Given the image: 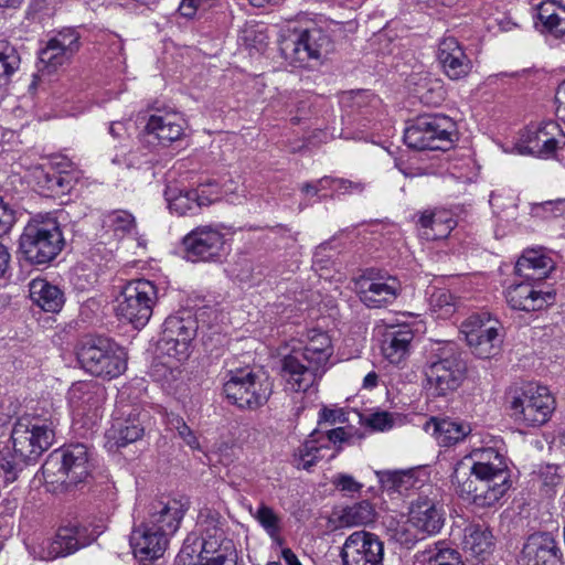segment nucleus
I'll return each instance as SVG.
<instances>
[{
  "label": "nucleus",
  "mask_w": 565,
  "mask_h": 565,
  "mask_svg": "<svg viewBox=\"0 0 565 565\" xmlns=\"http://www.w3.org/2000/svg\"><path fill=\"white\" fill-rule=\"evenodd\" d=\"M206 6L201 0H182L179 6V12L185 18H192L200 9H205Z\"/></svg>",
  "instance_id": "obj_59"
},
{
  "label": "nucleus",
  "mask_w": 565,
  "mask_h": 565,
  "mask_svg": "<svg viewBox=\"0 0 565 565\" xmlns=\"http://www.w3.org/2000/svg\"><path fill=\"white\" fill-rule=\"evenodd\" d=\"M424 429L431 434L441 447H451L461 443L472 430L468 423L450 418L438 419L436 417L426 422Z\"/></svg>",
  "instance_id": "obj_31"
},
{
  "label": "nucleus",
  "mask_w": 565,
  "mask_h": 565,
  "mask_svg": "<svg viewBox=\"0 0 565 565\" xmlns=\"http://www.w3.org/2000/svg\"><path fill=\"white\" fill-rule=\"evenodd\" d=\"M146 131L159 142L168 145L183 135V120L174 114L152 115L146 125Z\"/></svg>",
  "instance_id": "obj_35"
},
{
  "label": "nucleus",
  "mask_w": 565,
  "mask_h": 565,
  "mask_svg": "<svg viewBox=\"0 0 565 565\" xmlns=\"http://www.w3.org/2000/svg\"><path fill=\"white\" fill-rule=\"evenodd\" d=\"M281 557L284 558L287 565H302L298 559L297 555L289 547H284L281 550Z\"/></svg>",
  "instance_id": "obj_62"
},
{
  "label": "nucleus",
  "mask_w": 565,
  "mask_h": 565,
  "mask_svg": "<svg viewBox=\"0 0 565 565\" xmlns=\"http://www.w3.org/2000/svg\"><path fill=\"white\" fill-rule=\"evenodd\" d=\"M182 245L190 262H217L225 254L224 234L216 226L201 225L188 233Z\"/></svg>",
  "instance_id": "obj_17"
},
{
  "label": "nucleus",
  "mask_w": 565,
  "mask_h": 565,
  "mask_svg": "<svg viewBox=\"0 0 565 565\" xmlns=\"http://www.w3.org/2000/svg\"><path fill=\"white\" fill-rule=\"evenodd\" d=\"M218 195L216 183H209L193 190H180L178 193L171 188L166 191L170 211L179 216L196 214L203 206L215 202Z\"/></svg>",
  "instance_id": "obj_21"
},
{
  "label": "nucleus",
  "mask_w": 565,
  "mask_h": 565,
  "mask_svg": "<svg viewBox=\"0 0 565 565\" xmlns=\"http://www.w3.org/2000/svg\"><path fill=\"white\" fill-rule=\"evenodd\" d=\"M57 167H61L62 170L56 174L53 175L52 179H50V182H52V188L57 186L61 190H70L71 189V177L68 172L65 170L67 167L71 166V162H55Z\"/></svg>",
  "instance_id": "obj_56"
},
{
  "label": "nucleus",
  "mask_w": 565,
  "mask_h": 565,
  "mask_svg": "<svg viewBox=\"0 0 565 565\" xmlns=\"http://www.w3.org/2000/svg\"><path fill=\"white\" fill-rule=\"evenodd\" d=\"M415 559L419 565H465L460 554L441 541L417 552Z\"/></svg>",
  "instance_id": "obj_38"
},
{
  "label": "nucleus",
  "mask_w": 565,
  "mask_h": 565,
  "mask_svg": "<svg viewBox=\"0 0 565 565\" xmlns=\"http://www.w3.org/2000/svg\"><path fill=\"white\" fill-rule=\"evenodd\" d=\"M92 470L89 452L83 444H74L52 451L42 466L44 482L50 491H67L85 482Z\"/></svg>",
  "instance_id": "obj_4"
},
{
  "label": "nucleus",
  "mask_w": 565,
  "mask_h": 565,
  "mask_svg": "<svg viewBox=\"0 0 565 565\" xmlns=\"http://www.w3.org/2000/svg\"><path fill=\"white\" fill-rule=\"evenodd\" d=\"M472 460L469 471L478 477H483L490 483H499L504 487V494L511 488V479L508 471L507 457L494 447L477 448L470 452Z\"/></svg>",
  "instance_id": "obj_20"
},
{
  "label": "nucleus",
  "mask_w": 565,
  "mask_h": 565,
  "mask_svg": "<svg viewBox=\"0 0 565 565\" xmlns=\"http://www.w3.org/2000/svg\"><path fill=\"white\" fill-rule=\"evenodd\" d=\"M437 58L445 75L451 81L466 78L473 64L455 38H445L438 45Z\"/></svg>",
  "instance_id": "obj_28"
},
{
  "label": "nucleus",
  "mask_w": 565,
  "mask_h": 565,
  "mask_svg": "<svg viewBox=\"0 0 565 565\" xmlns=\"http://www.w3.org/2000/svg\"><path fill=\"white\" fill-rule=\"evenodd\" d=\"M374 519V507L367 500L347 507L341 515L342 522L348 526L366 525L373 522Z\"/></svg>",
  "instance_id": "obj_44"
},
{
  "label": "nucleus",
  "mask_w": 565,
  "mask_h": 565,
  "mask_svg": "<svg viewBox=\"0 0 565 565\" xmlns=\"http://www.w3.org/2000/svg\"><path fill=\"white\" fill-rule=\"evenodd\" d=\"M498 322L492 321L489 315H472L461 323L460 332L465 335L467 342L470 341L471 333L482 335L497 329Z\"/></svg>",
  "instance_id": "obj_45"
},
{
  "label": "nucleus",
  "mask_w": 565,
  "mask_h": 565,
  "mask_svg": "<svg viewBox=\"0 0 565 565\" xmlns=\"http://www.w3.org/2000/svg\"><path fill=\"white\" fill-rule=\"evenodd\" d=\"M225 519L215 510L204 509L198 516L200 535L191 533L177 556V565H236L231 557L234 543L225 537Z\"/></svg>",
  "instance_id": "obj_2"
},
{
  "label": "nucleus",
  "mask_w": 565,
  "mask_h": 565,
  "mask_svg": "<svg viewBox=\"0 0 565 565\" xmlns=\"http://www.w3.org/2000/svg\"><path fill=\"white\" fill-rule=\"evenodd\" d=\"M509 403L514 420L526 426L545 424L555 409V399L548 388L533 382L515 387Z\"/></svg>",
  "instance_id": "obj_9"
},
{
  "label": "nucleus",
  "mask_w": 565,
  "mask_h": 565,
  "mask_svg": "<svg viewBox=\"0 0 565 565\" xmlns=\"http://www.w3.org/2000/svg\"><path fill=\"white\" fill-rule=\"evenodd\" d=\"M15 220V211L0 196V237L10 232Z\"/></svg>",
  "instance_id": "obj_54"
},
{
  "label": "nucleus",
  "mask_w": 565,
  "mask_h": 565,
  "mask_svg": "<svg viewBox=\"0 0 565 565\" xmlns=\"http://www.w3.org/2000/svg\"><path fill=\"white\" fill-rule=\"evenodd\" d=\"M57 419L39 414L20 416L12 428V447L0 449V469L7 481L17 480L19 473L46 451L54 443Z\"/></svg>",
  "instance_id": "obj_1"
},
{
  "label": "nucleus",
  "mask_w": 565,
  "mask_h": 565,
  "mask_svg": "<svg viewBox=\"0 0 565 565\" xmlns=\"http://www.w3.org/2000/svg\"><path fill=\"white\" fill-rule=\"evenodd\" d=\"M558 470V466L545 465L535 472L534 482L547 495L552 494L555 488L562 483V476Z\"/></svg>",
  "instance_id": "obj_47"
},
{
  "label": "nucleus",
  "mask_w": 565,
  "mask_h": 565,
  "mask_svg": "<svg viewBox=\"0 0 565 565\" xmlns=\"http://www.w3.org/2000/svg\"><path fill=\"white\" fill-rule=\"evenodd\" d=\"M329 35L319 26L287 28L280 32L278 50L285 63L292 67H305L329 52Z\"/></svg>",
  "instance_id": "obj_7"
},
{
  "label": "nucleus",
  "mask_w": 565,
  "mask_h": 565,
  "mask_svg": "<svg viewBox=\"0 0 565 565\" xmlns=\"http://www.w3.org/2000/svg\"><path fill=\"white\" fill-rule=\"evenodd\" d=\"M167 425L171 430H175L179 437L192 449H199L200 444L194 431L186 425L184 419L174 414H168Z\"/></svg>",
  "instance_id": "obj_49"
},
{
  "label": "nucleus",
  "mask_w": 565,
  "mask_h": 565,
  "mask_svg": "<svg viewBox=\"0 0 565 565\" xmlns=\"http://www.w3.org/2000/svg\"><path fill=\"white\" fill-rule=\"evenodd\" d=\"M340 556L342 565H383L384 544L372 532L355 531L345 539Z\"/></svg>",
  "instance_id": "obj_18"
},
{
  "label": "nucleus",
  "mask_w": 565,
  "mask_h": 565,
  "mask_svg": "<svg viewBox=\"0 0 565 565\" xmlns=\"http://www.w3.org/2000/svg\"><path fill=\"white\" fill-rule=\"evenodd\" d=\"M119 416L113 418L110 428L106 431L109 449H119L141 439L145 427L140 420V413L135 407L120 411Z\"/></svg>",
  "instance_id": "obj_23"
},
{
  "label": "nucleus",
  "mask_w": 565,
  "mask_h": 565,
  "mask_svg": "<svg viewBox=\"0 0 565 565\" xmlns=\"http://www.w3.org/2000/svg\"><path fill=\"white\" fill-rule=\"evenodd\" d=\"M428 388L436 396H447L460 387L467 375V363L455 342L438 343L426 367Z\"/></svg>",
  "instance_id": "obj_6"
},
{
  "label": "nucleus",
  "mask_w": 565,
  "mask_h": 565,
  "mask_svg": "<svg viewBox=\"0 0 565 565\" xmlns=\"http://www.w3.org/2000/svg\"><path fill=\"white\" fill-rule=\"evenodd\" d=\"M377 477L382 488L387 491L402 492L412 483V476L404 471H380Z\"/></svg>",
  "instance_id": "obj_48"
},
{
  "label": "nucleus",
  "mask_w": 565,
  "mask_h": 565,
  "mask_svg": "<svg viewBox=\"0 0 565 565\" xmlns=\"http://www.w3.org/2000/svg\"><path fill=\"white\" fill-rule=\"evenodd\" d=\"M554 268L553 260L541 250H525L518 259L515 273L525 280L534 282L545 279Z\"/></svg>",
  "instance_id": "obj_33"
},
{
  "label": "nucleus",
  "mask_w": 565,
  "mask_h": 565,
  "mask_svg": "<svg viewBox=\"0 0 565 565\" xmlns=\"http://www.w3.org/2000/svg\"><path fill=\"white\" fill-rule=\"evenodd\" d=\"M169 544V539L151 525L141 523L130 534V546L136 558L141 562L161 557Z\"/></svg>",
  "instance_id": "obj_27"
},
{
  "label": "nucleus",
  "mask_w": 565,
  "mask_h": 565,
  "mask_svg": "<svg viewBox=\"0 0 565 565\" xmlns=\"http://www.w3.org/2000/svg\"><path fill=\"white\" fill-rule=\"evenodd\" d=\"M11 255L6 245L0 243V278L4 277L10 266Z\"/></svg>",
  "instance_id": "obj_61"
},
{
  "label": "nucleus",
  "mask_w": 565,
  "mask_h": 565,
  "mask_svg": "<svg viewBox=\"0 0 565 565\" xmlns=\"http://www.w3.org/2000/svg\"><path fill=\"white\" fill-rule=\"evenodd\" d=\"M77 358L82 366L94 376L111 380L127 369V353L108 338H90L82 342Z\"/></svg>",
  "instance_id": "obj_8"
},
{
  "label": "nucleus",
  "mask_w": 565,
  "mask_h": 565,
  "mask_svg": "<svg viewBox=\"0 0 565 565\" xmlns=\"http://www.w3.org/2000/svg\"><path fill=\"white\" fill-rule=\"evenodd\" d=\"M249 514L259 523L269 537H276L282 531L281 516L269 505L260 502L256 509L248 507Z\"/></svg>",
  "instance_id": "obj_41"
},
{
  "label": "nucleus",
  "mask_w": 565,
  "mask_h": 565,
  "mask_svg": "<svg viewBox=\"0 0 565 565\" xmlns=\"http://www.w3.org/2000/svg\"><path fill=\"white\" fill-rule=\"evenodd\" d=\"M64 237L53 217L32 218L24 226L19 239V250L33 265H46L60 254Z\"/></svg>",
  "instance_id": "obj_5"
},
{
  "label": "nucleus",
  "mask_w": 565,
  "mask_h": 565,
  "mask_svg": "<svg viewBox=\"0 0 565 565\" xmlns=\"http://www.w3.org/2000/svg\"><path fill=\"white\" fill-rule=\"evenodd\" d=\"M126 124L124 121H113L109 126V132L115 138H121L126 134Z\"/></svg>",
  "instance_id": "obj_63"
},
{
  "label": "nucleus",
  "mask_w": 565,
  "mask_h": 565,
  "mask_svg": "<svg viewBox=\"0 0 565 565\" xmlns=\"http://www.w3.org/2000/svg\"><path fill=\"white\" fill-rule=\"evenodd\" d=\"M367 424L375 430L384 431L392 427L393 420L388 413L382 412L372 414L367 419Z\"/></svg>",
  "instance_id": "obj_58"
},
{
  "label": "nucleus",
  "mask_w": 565,
  "mask_h": 565,
  "mask_svg": "<svg viewBox=\"0 0 565 565\" xmlns=\"http://www.w3.org/2000/svg\"><path fill=\"white\" fill-rule=\"evenodd\" d=\"M323 431L316 428L298 448L295 454V462L298 469L309 470L320 459L319 452L328 448V444L322 443Z\"/></svg>",
  "instance_id": "obj_39"
},
{
  "label": "nucleus",
  "mask_w": 565,
  "mask_h": 565,
  "mask_svg": "<svg viewBox=\"0 0 565 565\" xmlns=\"http://www.w3.org/2000/svg\"><path fill=\"white\" fill-rule=\"evenodd\" d=\"M493 536L483 524H470L465 529L463 546L472 555L480 556L490 552Z\"/></svg>",
  "instance_id": "obj_40"
},
{
  "label": "nucleus",
  "mask_w": 565,
  "mask_h": 565,
  "mask_svg": "<svg viewBox=\"0 0 565 565\" xmlns=\"http://www.w3.org/2000/svg\"><path fill=\"white\" fill-rule=\"evenodd\" d=\"M417 94L422 102L427 105H438L445 98V90L439 81H433L427 85H420L417 88Z\"/></svg>",
  "instance_id": "obj_51"
},
{
  "label": "nucleus",
  "mask_w": 565,
  "mask_h": 565,
  "mask_svg": "<svg viewBox=\"0 0 565 565\" xmlns=\"http://www.w3.org/2000/svg\"><path fill=\"white\" fill-rule=\"evenodd\" d=\"M334 178L323 177L317 180L315 183L320 188V191L333 188Z\"/></svg>",
  "instance_id": "obj_64"
},
{
  "label": "nucleus",
  "mask_w": 565,
  "mask_h": 565,
  "mask_svg": "<svg viewBox=\"0 0 565 565\" xmlns=\"http://www.w3.org/2000/svg\"><path fill=\"white\" fill-rule=\"evenodd\" d=\"M196 321L188 313L184 316H170L162 326L160 348L169 356L178 361L189 355V345L196 333Z\"/></svg>",
  "instance_id": "obj_19"
},
{
  "label": "nucleus",
  "mask_w": 565,
  "mask_h": 565,
  "mask_svg": "<svg viewBox=\"0 0 565 565\" xmlns=\"http://www.w3.org/2000/svg\"><path fill=\"white\" fill-rule=\"evenodd\" d=\"M537 18L542 32L555 38L565 34V4L557 0H545L537 6Z\"/></svg>",
  "instance_id": "obj_37"
},
{
  "label": "nucleus",
  "mask_w": 565,
  "mask_h": 565,
  "mask_svg": "<svg viewBox=\"0 0 565 565\" xmlns=\"http://www.w3.org/2000/svg\"><path fill=\"white\" fill-rule=\"evenodd\" d=\"M373 95L367 90L349 92L342 95L341 105L344 108L360 109L371 102Z\"/></svg>",
  "instance_id": "obj_53"
},
{
  "label": "nucleus",
  "mask_w": 565,
  "mask_h": 565,
  "mask_svg": "<svg viewBox=\"0 0 565 565\" xmlns=\"http://www.w3.org/2000/svg\"><path fill=\"white\" fill-rule=\"evenodd\" d=\"M185 511L186 507L178 500L154 501L150 504L148 518L143 523L151 525L169 539L179 529Z\"/></svg>",
  "instance_id": "obj_29"
},
{
  "label": "nucleus",
  "mask_w": 565,
  "mask_h": 565,
  "mask_svg": "<svg viewBox=\"0 0 565 565\" xmlns=\"http://www.w3.org/2000/svg\"><path fill=\"white\" fill-rule=\"evenodd\" d=\"M158 300L157 286L147 279L130 280L116 299V315L135 329L143 328L150 320Z\"/></svg>",
  "instance_id": "obj_10"
},
{
  "label": "nucleus",
  "mask_w": 565,
  "mask_h": 565,
  "mask_svg": "<svg viewBox=\"0 0 565 565\" xmlns=\"http://www.w3.org/2000/svg\"><path fill=\"white\" fill-rule=\"evenodd\" d=\"M17 49L6 40H0V88L10 83L11 76L20 66Z\"/></svg>",
  "instance_id": "obj_43"
},
{
  "label": "nucleus",
  "mask_w": 565,
  "mask_h": 565,
  "mask_svg": "<svg viewBox=\"0 0 565 565\" xmlns=\"http://www.w3.org/2000/svg\"><path fill=\"white\" fill-rule=\"evenodd\" d=\"M106 224L116 236L122 237L136 230L135 216L125 210L113 211L106 216Z\"/></svg>",
  "instance_id": "obj_46"
},
{
  "label": "nucleus",
  "mask_w": 565,
  "mask_h": 565,
  "mask_svg": "<svg viewBox=\"0 0 565 565\" xmlns=\"http://www.w3.org/2000/svg\"><path fill=\"white\" fill-rule=\"evenodd\" d=\"M508 305L514 310L536 311L555 301V292L537 289L532 280L511 285L505 291Z\"/></svg>",
  "instance_id": "obj_24"
},
{
  "label": "nucleus",
  "mask_w": 565,
  "mask_h": 565,
  "mask_svg": "<svg viewBox=\"0 0 565 565\" xmlns=\"http://www.w3.org/2000/svg\"><path fill=\"white\" fill-rule=\"evenodd\" d=\"M345 420L347 418L341 409L323 407L319 412L318 426L321 429L323 424L334 425L337 423H344Z\"/></svg>",
  "instance_id": "obj_55"
},
{
  "label": "nucleus",
  "mask_w": 565,
  "mask_h": 565,
  "mask_svg": "<svg viewBox=\"0 0 565 565\" xmlns=\"http://www.w3.org/2000/svg\"><path fill=\"white\" fill-rule=\"evenodd\" d=\"M445 520L443 504L427 497H419L411 503L407 521L398 533V540L411 547L419 540L438 534L444 527Z\"/></svg>",
  "instance_id": "obj_12"
},
{
  "label": "nucleus",
  "mask_w": 565,
  "mask_h": 565,
  "mask_svg": "<svg viewBox=\"0 0 565 565\" xmlns=\"http://www.w3.org/2000/svg\"><path fill=\"white\" fill-rule=\"evenodd\" d=\"M29 292L32 301L47 312H58L65 301L62 290L45 279H33Z\"/></svg>",
  "instance_id": "obj_36"
},
{
  "label": "nucleus",
  "mask_w": 565,
  "mask_h": 565,
  "mask_svg": "<svg viewBox=\"0 0 565 565\" xmlns=\"http://www.w3.org/2000/svg\"><path fill=\"white\" fill-rule=\"evenodd\" d=\"M332 353L330 337L313 331L302 350L292 351L281 360V376L286 381V388L296 393L310 390L326 372Z\"/></svg>",
  "instance_id": "obj_3"
},
{
  "label": "nucleus",
  "mask_w": 565,
  "mask_h": 565,
  "mask_svg": "<svg viewBox=\"0 0 565 565\" xmlns=\"http://www.w3.org/2000/svg\"><path fill=\"white\" fill-rule=\"evenodd\" d=\"M401 291L399 281L392 276L363 277L359 282V297L369 308H381L393 303Z\"/></svg>",
  "instance_id": "obj_26"
},
{
  "label": "nucleus",
  "mask_w": 565,
  "mask_h": 565,
  "mask_svg": "<svg viewBox=\"0 0 565 565\" xmlns=\"http://www.w3.org/2000/svg\"><path fill=\"white\" fill-rule=\"evenodd\" d=\"M323 431V440L322 443L328 444V447L330 444H332L337 452L342 450L343 444H350V440L352 438V434L344 427H337Z\"/></svg>",
  "instance_id": "obj_52"
},
{
  "label": "nucleus",
  "mask_w": 565,
  "mask_h": 565,
  "mask_svg": "<svg viewBox=\"0 0 565 565\" xmlns=\"http://www.w3.org/2000/svg\"><path fill=\"white\" fill-rule=\"evenodd\" d=\"M520 152L548 159L565 146V134L553 120L531 124L521 134Z\"/></svg>",
  "instance_id": "obj_16"
},
{
  "label": "nucleus",
  "mask_w": 565,
  "mask_h": 565,
  "mask_svg": "<svg viewBox=\"0 0 565 565\" xmlns=\"http://www.w3.org/2000/svg\"><path fill=\"white\" fill-rule=\"evenodd\" d=\"M100 534L99 526L78 522L68 523L60 526L54 537L43 540L39 545L33 546L32 554L41 561L65 557L90 545Z\"/></svg>",
  "instance_id": "obj_11"
},
{
  "label": "nucleus",
  "mask_w": 565,
  "mask_h": 565,
  "mask_svg": "<svg viewBox=\"0 0 565 565\" xmlns=\"http://www.w3.org/2000/svg\"><path fill=\"white\" fill-rule=\"evenodd\" d=\"M563 553L552 534H531L523 544L518 565H562Z\"/></svg>",
  "instance_id": "obj_22"
},
{
  "label": "nucleus",
  "mask_w": 565,
  "mask_h": 565,
  "mask_svg": "<svg viewBox=\"0 0 565 565\" xmlns=\"http://www.w3.org/2000/svg\"><path fill=\"white\" fill-rule=\"evenodd\" d=\"M414 332L408 324L386 328L382 342V353L393 364L401 363L408 353Z\"/></svg>",
  "instance_id": "obj_32"
},
{
  "label": "nucleus",
  "mask_w": 565,
  "mask_h": 565,
  "mask_svg": "<svg viewBox=\"0 0 565 565\" xmlns=\"http://www.w3.org/2000/svg\"><path fill=\"white\" fill-rule=\"evenodd\" d=\"M418 225L422 236L427 241L446 238L456 225L447 211H425L420 214Z\"/></svg>",
  "instance_id": "obj_34"
},
{
  "label": "nucleus",
  "mask_w": 565,
  "mask_h": 565,
  "mask_svg": "<svg viewBox=\"0 0 565 565\" xmlns=\"http://www.w3.org/2000/svg\"><path fill=\"white\" fill-rule=\"evenodd\" d=\"M79 50V34L74 29H64L51 38L40 51L39 60L47 68L62 66Z\"/></svg>",
  "instance_id": "obj_25"
},
{
  "label": "nucleus",
  "mask_w": 565,
  "mask_h": 565,
  "mask_svg": "<svg viewBox=\"0 0 565 565\" xmlns=\"http://www.w3.org/2000/svg\"><path fill=\"white\" fill-rule=\"evenodd\" d=\"M454 128L455 122L448 116L422 115L405 129L404 141L417 150H446L452 142Z\"/></svg>",
  "instance_id": "obj_13"
},
{
  "label": "nucleus",
  "mask_w": 565,
  "mask_h": 565,
  "mask_svg": "<svg viewBox=\"0 0 565 565\" xmlns=\"http://www.w3.org/2000/svg\"><path fill=\"white\" fill-rule=\"evenodd\" d=\"M333 188L341 193L362 192L364 186L360 182H353L347 179H335Z\"/></svg>",
  "instance_id": "obj_60"
},
{
  "label": "nucleus",
  "mask_w": 565,
  "mask_h": 565,
  "mask_svg": "<svg viewBox=\"0 0 565 565\" xmlns=\"http://www.w3.org/2000/svg\"><path fill=\"white\" fill-rule=\"evenodd\" d=\"M333 483L341 491L345 492H359L362 489V484L358 482L352 476L340 473L335 477Z\"/></svg>",
  "instance_id": "obj_57"
},
{
  "label": "nucleus",
  "mask_w": 565,
  "mask_h": 565,
  "mask_svg": "<svg viewBox=\"0 0 565 565\" xmlns=\"http://www.w3.org/2000/svg\"><path fill=\"white\" fill-rule=\"evenodd\" d=\"M223 392L226 398L238 408L256 409L268 401L271 394V384L268 379L252 371L236 370L230 372Z\"/></svg>",
  "instance_id": "obj_14"
},
{
  "label": "nucleus",
  "mask_w": 565,
  "mask_h": 565,
  "mask_svg": "<svg viewBox=\"0 0 565 565\" xmlns=\"http://www.w3.org/2000/svg\"><path fill=\"white\" fill-rule=\"evenodd\" d=\"M467 344L472 350V353L480 359H489L499 352L501 339L499 329H493L482 335L471 333L470 341Z\"/></svg>",
  "instance_id": "obj_42"
},
{
  "label": "nucleus",
  "mask_w": 565,
  "mask_h": 565,
  "mask_svg": "<svg viewBox=\"0 0 565 565\" xmlns=\"http://www.w3.org/2000/svg\"><path fill=\"white\" fill-rule=\"evenodd\" d=\"M451 481L457 493L477 507H493L504 497L503 484L490 483L486 478L472 475L463 462L455 468Z\"/></svg>",
  "instance_id": "obj_15"
},
{
  "label": "nucleus",
  "mask_w": 565,
  "mask_h": 565,
  "mask_svg": "<svg viewBox=\"0 0 565 565\" xmlns=\"http://www.w3.org/2000/svg\"><path fill=\"white\" fill-rule=\"evenodd\" d=\"M67 399L71 407L78 414L96 412L106 399V391L96 382L79 381L70 387Z\"/></svg>",
  "instance_id": "obj_30"
},
{
  "label": "nucleus",
  "mask_w": 565,
  "mask_h": 565,
  "mask_svg": "<svg viewBox=\"0 0 565 565\" xmlns=\"http://www.w3.org/2000/svg\"><path fill=\"white\" fill-rule=\"evenodd\" d=\"M431 306L441 316H450L455 312L456 299L449 290L438 289L430 297Z\"/></svg>",
  "instance_id": "obj_50"
}]
</instances>
